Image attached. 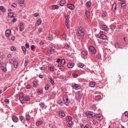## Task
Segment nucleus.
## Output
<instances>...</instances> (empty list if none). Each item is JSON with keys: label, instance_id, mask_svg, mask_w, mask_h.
Listing matches in <instances>:
<instances>
[{"label": "nucleus", "instance_id": "obj_1", "mask_svg": "<svg viewBox=\"0 0 128 128\" xmlns=\"http://www.w3.org/2000/svg\"><path fill=\"white\" fill-rule=\"evenodd\" d=\"M84 30L82 27L80 26L78 28L77 32L76 33V34L78 36H84Z\"/></svg>", "mask_w": 128, "mask_h": 128}, {"label": "nucleus", "instance_id": "obj_2", "mask_svg": "<svg viewBox=\"0 0 128 128\" xmlns=\"http://www.w3.org/2000/svg\"><path fill=\"white\" fill-rule=\"evenodd\" d=\"M82 98V91L80 90L76 92V94H75L76 100H81Z\"/></svg>", "mask_w": 128, "mask_h": 128}, {"label": "nucleus", "instance_id": "obj_3", "mask_svg": "<svg viewBox=\"0 0 128 128\" xmlns=\"http://www.w3.org/2000/svg\"><path fill=\"white\" fill-rule=\"evenodd\" d=\"M98 38L100 40H106L108 36H106V35L104 34V32L100 31L99 34H98Z\"/></svg>", "mask_w": 128, "mask_h": 128}, {"label": "nucleus", "instance_id": "obj_4", "mask_svg": "<svg viewBox=\"0 0 128 128\" xmlns=\"http://www.w3.org/2000/svg\"><path fill=\"white\" fill-rule=\"evenodd\" d=\"M63 100L64 102V104L68 106L70 104V100H68V96L66 95H64L62 97Z\"/></svg>", "mask_w": 128, "mask_h": 128}, {"label": "nucleus", "instance_id": "obj_5", "mask_svg": "<svg viewBox=\"0 0 128 128\" xmlns=\"http://www.w3.org/2000/svg\"><path fill=\"white\" fill-rule=\"evenodd\" d=\"M64 18H65V25L66 26V27L67 28H70V24H68V22H70V20H68L69 18V16L68 15L67 16H64Z\"/></svg>", "mask_w": 128, "mask_h": 128}, {"label": "nucleus", "instance_id": "obj_6", "mask_svg": "<svg viewBox=\"0 0 128 128\" xmlns=\"http://www.w3.org/2000/svg\"><path fill=\"white\" fill-rule=\"evenodd\" d=\"M72 88H73L74 90H80V86L76 83H72Z\"/></svg>", "mask_w": 128, "mask_h": 128}, {"label": "nucleus", "instance_id": "obj_7", "mask_svg": "<svg viewBox=\"0 0 128 128\" xmlns=\"http://www.w3.org/2000/svg\"><path fill=\"white\" fill-rule=\"evenodd\" d=\"M88 54V52L86 50H84L81 52V56L82 58H85Z\"/></svg>", "mask_w": 128, "mask_h": 128}, {"label": "nucleus", "instance_id": "obj_8", "mask_svg": "<svg viewBox=\"0 0 128 128\" xmlns=\"http://www.w3.org/2000/svg\"><path fill=\"white\" fill-rule=\"evenodd\" d=\"M88 50H90V52H91L93 54H96V49L94 48V47L92 46H90L88 47Z\"/></svg>", "mask_w": 128, "mask_h": 128}, {"label": "nucleus", "instance_id": "obj_9", "mask_svg": "<svg viewBox=\"0 0 128 128\" xmlns=\"http://www.w3.org/2000/svg\"><path fill=\"white\" fill-rule=\"evenodd\" d=\"M87 116L90 118H94V116H96V113H94L92 112L89 111L88 112Z\"/></svg>", "mask_w": 128, "mask_h": 128}, {"label": "nucleus", "instance_id": "obj_10", "mask_svg": "<svg viewBox=\"0 0 128 128\" xmlns=\"http://www.w3.org/2000/svg\"><path fill=\"white\" fill-rule=\"evenodd\" d=\"M60 38L63 42H66V35L63 34L62 36H60Z\"/></svg>", "mask_w": 128, "mask_h": 128}, {"label": "nucleus", "instance_id": "obj_11", "mask_svg": "<svg viewBox=\"0 0 128 128\" xmlns=\"http://www.w3.org/2000/svg\"><path fill=\"white\" fill-rule=\"evenodd\" d=\"M19 100L21 104H24V94H20Z\"/></svg>", "mask_w": 128, "mask_h": 128}, {"label": "nucleus", "instance_id": "obj_12", "mask_svg": "<svg viewBox=\"0 0 128 128\" xmlns=\"http://www.w3.org/2000/svg\"><path fill=\"white\" fill-rule=\"evenodd\" d=\"M18 4L22 8H24L26 5L24 4V0H19Z\"/></svg>", "mask_w": 128, "mask_h": 128}, {"label": "nucleus", "instance_id": "obj_13", "mask_svg": "<svg viewBox=\"0 0 128 128\" xmlns=\"http://www.w3.org/2000/svg\"><path fill=\"white\" fill-rule=\"evenodd\" d=\"M67 8H68L69 10H74V5L70 4H67Z\"/></svg>", "mask_w": 128, "mask_h": 128}, {"label": "nucleus", "instance_id": "obj_14", "mask_svg": "<svg viewBox=\"0 0 128 128\" xmlns=\"http://www.w3.org/2000/svg\"><path fill=\"white\" fill-rule=\"evenodd\" d=\"M10 32H12V30L10 29L6 30L5 32L6 36L8 38L10 36Z\"/></svg>", "mask_w": 128, "mask_h": 128}, {"label": "nucleus", "instance_id": "obj_15", "mask_svg": "<svg viewBox=\"0 0 128 128\" xmlns=\"http://www.w3.org/2000/svg\"><path fill=\"white\" fill-rule=\"evenodd\" d=\"M112 12H116V3L113 4L112 6Z\"/></svg>", "mask_w": 128, "mask_h": 128}, {"label": "nucleus", "instance_id": "obj_16", "mask_svg": "<svg viewBox=\"0 0 128 128\" xmlns=\"http://www.w3.org/2000/svg\"><path fill=\"white\" fill-rule=\"evenodd\" d=\"M24 25L22 23H20V28L19 30L20 32H22L24 30Z\"/></svg>", "mask_w": 128, "mask_h": 128}, {"label": "nucleus", "instance_id": "obj_17", "mask_svg": "<svg viewBox=\"0 0 128 128\" xmlns=\"http://www.w3.org/2000/svg\"><path fill=\"white\" fill-rule=\"evenodd\" d=\"M8 16H10V18H16V15L12 12H10L8 13Z\"/></svg>", "mask_w": 128, "mask_h": 128}, {"label": "nucleus", "instance_id": "obj_18", "mask_svg": "<svg viewBox=\"0 0 128 128\" xmlns=\"http://www.w3.org/2000/svg\"><path fill=\"white\" fill-rule=\"evenodd\" d=\"M13 66L14 68H16L18 66V62L16 60L13 62Z\"/></svg>", "mask_w": 128, "mask_h": 128}, {"label": "nucleus", "instance_id": "obj_19", "mask_svg": "<svg viewBox=\"0 0 128 128\" xmlns=\"http://www.w3.org/2000/svg\"><path fill=\"white\" fill-rule=\"evenodd\" d=\"M59 116H61L62 118H64L66 116V114H64V112L62 110H60L58 112Z\"/></svg>", "mask_w": 128, "mask_h": 128}, {"label": "nucleus", "instance_id": "obj_20", "mask_svg": "<svg viewBox=\"0 0 128 128\" xmlns=\"http://www.w3.org/2000/svg\"><path fill=\"white\" fill-rule=\"evenodd\" d=\"M67 66L68 68H74V63H68L67 64Z\"/></svg>", "mask_w": 128, "mask_h": 128}, {"label": "nucleus", "instance_id": "obj_21", "mask_svg": "<svg viewBox=\"0 0 128 128\" xmlns=\"http://www.w3.org/2000/svg\"><path fill=\"white\" fill-rule=\"evenodd\" d=\"M12 120H13L14 122H18V116H14L12 117Z\"/></svg>", "mask_w": 128, "mask_h": 128}, {"label": "nucleus", "instance_id": "obj_22", "mask_svg": "<svg viewBox=\"0 0 128 128\" xmlns=\"http://www.w3.org/2000/svg\"><path fill=\"white\" fill-rule=\"evenodd\" d=\"M48 66H49V68H50V70H51V72L54 71V65L50 64H49Z\"/></svg>", "mask_w": 128, "mask_h": 128}, {"label": "nucleus", "instance_id": "obj_23", "mask_svg": "<svg viewBox=\"0 0 128 128\" xmlns=\"http://www.w3.org/2000/svg\"><path fill=\"white\" fill-rule=\"evenodd\" d=\"M50 49L49 50L51 52H54V46L50 45Z\"/></svg>", "mask_w": 128, "mask_h": 128}, {"label": "nucleus", "instance_id": "obj_24", "mask_svg": "<svg viewBox=\"0 0 128 128\" xmlns=\"http://www.w3.org/2000/svg\"><path fill=\"white\" fill-rule=\"evenodd\" d=\"M66 122H72V118L70 116H67L66 118Z\"/></svg>", "mask_w": 128, "mask_h": 128}, {"label": "nucleus", "instance_id": "obj_25", "mask_svg": "<svg viewBox=\"0 0 128 128\" xmlns=\"http://www.w3.org/2000/svg\"><path fill=\"white\" fill-rule=\"evenodd\" d=\"M60 8V7L58 6V5H52V10H58Z\"/></svg>", "mask_w": 128, "mask_h": 128}, {"label": "nucleus", "instance_id": "obj_26", "mask_svg": "<svg viewBox=\"0 0 128 128\" xmlns=\"http://www.w3.org/2000/svg\"><path fill=\"white\" fill-rule=\"evenodd\" d=\"M0 10L2 12H6V8L4 7V6H0Z\"/></svg>", "mask_w": 128, "mask_h": 128}, {"label": "nucleus", "instance_id": "obj_27", "mask_svg": "<svg viewBox=\"0 0 128 128\" xmlns=\"http://www.w3.org/2000/svg\"><path fill=\"white\" fill-rule=\"evenodd\" d=\"M26 120H30V114L28 113L26 114Z\"/></svg>", "mask_w": 128, "mask_h": 128}, {"label": "nucleus", "instance_id": "obj_28", "mask_svg": "<svg viewBox=\"0 0 128 128\" xmlns=\"http://www.w3.org/2000/svg\"><path fill=\"white\" fill-rule=\"evenodd\" d=\"M66 4V0H61L60 1V6H64V4Z\"/></svg>", "mask_w": 128, "mask_h": 128}, {"label": "nucleus", "instance_id": "obj_29", "mask_svg": "<svg viewBox=\"0 0 128 128\" xmlns=\"http://www.w3.org/2000/svg\"><path fill=\"white\" fill-rule=\"evenodd\" d=\"M98 120H102V116L100 114H98L96 116Z\"/></svg>", "mask_w": 128, "mask_h": 128}, {"label": "nucleus", "instance_id": "obj_30", "mask_svg": "<svg viewBox=\"0 0 128 128\" xmlns=\"http://www.w3.org/2000/svg\"><path fill=\"white\" fill-rule=\"evenodd\" d=\"M49 82L52 84V86H54V81L52 78H49Z\"/></svg>", "mask_w": 128, "mask_h": 128}, {"label": "nucleus", "instance_id": "obj_31", "mask_svg": "<svg viewBox=\"0 0 128 128\" xmlns=\"http://www.w3.org/2000/svg\"><path fill=\"white\" fill-rule=\"evenodd\" d=\"M86 8H90V6H92V2L88 1L86 2Z\"/></svg>", "mask_w": 128, "mask_h": 128}, {"label": "nucleus", "instance_id": "obj_32", "mask_svg": "<svg viewBox=\"0 0 128 128\" xmlns=\"http://www.w3.org/2000/svg\"><path fill=\"white\" fill-rule=\"evenodd\" d=\"M102 28L104 32H108V26L106 25H102Z\"/></svg>", "mask_w": 128, "mask_h": 128}, {"label": "nucleus", "instance_id": "obj_33", "mask_svg": "<svg viewBox=\"0 0 128 128\" xmlns=\"http://www.w3.org/2000/svg\"><path fill=\"white\" fill-rule=\"evenodd\" d=\"M120 44L118 42H115L114 43V47L116 48H120Z\"/></svg>", "mask_w": 128, "mask_h": 128}, {"label": "nucleus", "instance_id": "obj_34", "mask_svg": "<svg viewBox=\"0 0 128 128\" xmlns=\"http://www.w3.org/2000/svg\"><path fill=\"white\" fill-rule=\"evenodd\" d=\"M96 86V83L94 82H91L89 84V86L90 88H94Z\"/></svg>", "mask_w": 128, "mask_h": 128}, {"label": "nucleus", "instance_id": "obj_35", "mask_svg": "<svg viewBox=\"0 0 128 128\" xmlns=\"http://www.w3.org/2000/svg\"><path fill=\"white\" fill-rule=\"evenodd\" d=\"M121 6L122 8H126V3H124V1H122L121 3Z\"/></svg>", "mask_w": 128, "mask_h": 128}, {"label": "nucleus", "instance_id": "obj_36", "mask_svg": "<svg viewBox=\"0 0 128 128\" xmlns=\"http://www.w3.org/2000/svg\"><path fill=\"white\" fill-rule=\"evenodd\" d=\"M90 10H86V12H85V16L86 18H88V16H90Z\"/></svg>", "mask_w": 128, "mask_h": 128}, {"label": "nucleus", "instance_id": "obj_37", "mask_svg": "<svg viewBox=\"0 0 128 128\" xmlns=\"http://www.w3.org/2000/svg\"><path fill=\"white\" fill-rule=\"evenodd\" d=\"M36 24L37 26H40L42 24V20L38 19L36 21Z\"/></svg>", "mask_w": 128, "mask_h": 128}, {"label": "nucleus", "instance_id": "obj_38", "mask_svg": "<svg viewBox=\"0 0 128 128\" xmlns=\"http://www.w3.org/2000/svg\"><path fill=\"white\" fill-rule=\"evenodd\" d=\"M42 88H40L39 89H38V94H42Z\"/></svg>", "mask_w": 128, "mask_h": 128}, {"label": "nucleus", "instance_id": "obj_39", "mask_svg": "<svg viewBox=\"0 0 128 128\" xmlns=\"http://www.w3.org/2000/svg\"><path fill=\"white\" fill-rule=\"evenodd\" d=\"M58 104H60V106H62L64 104V103L62 100H59L58 101Z\"/></svg>", "mask_w": 128, "mask_h": 128}, {"label": "nucleus", "instance_id": "obj_40", "mask_svg": "<svg viewBox=\"0 0 128 128\" xmlns=\"http://www.w3.org/2000/svg\"><path fill=\"white\" fill-rule=\"evenodd\" d=\"M78 68H84V64H82V63H79L78 64Z\"/></svg>", "mask_w": 128, "mask_h": 128}, {"label": "nucleus", "instance_id": "obj_41", "mask_svg": "<svg viewBox=\"0 0 128 128\" xmlns=\"http://www.w3.org/2000/svg\"><path fill=\"white\" fill-rule=\"evenodd\" d=\"M42 124V121H37L36 122V126H40V124Z\"/></svg>", "mask_w": 128, "mask_h": 128}, {"label": "nucleus", "instance_id": "obj_42", "mask_svg": "<svg viewBox=\"0 0 128 128\" xmlns=\"http://www.w3.org/2000/svg\"><path fill=\"white\" fill-rule=\"evenodd\" d=\"M22 50L23 52L26 54V47H24V46H22Z\"/></svg>", "mask_w": 128, "mask_h": 128}, {"label": "nucleus", "instance_id": "obj_43", "mask_svg": "<svg viewBox=\"0 0 128 128\" xmlns=\"http://www.w3.org/2000/svg\"><path fill=\"white\" fill-rule=\"evenodd\" d=\"M39 106H40V108H42V110H44V108L45 104H44V103H40Z\"/></svg>", "mask_w": 128, "mask_h": 128}, {"label": "nucleus", "instance_id": "obj_44", "mask_svg": "<svg viewBox=\"0 0 128 128\" xmlns=\"http://www.w3.org/2000/svg\"><path fill=\"white\" fill-rule=\"evenodd\" d=\"M72 121H68V128H70V126H72Z\"/></svg>", "mask_w": 128, "mask_h": 128}, {"label": "nucleus", "instance_id": "obj_45", "mask_svg": "<svg viewBox=\"0 0 128 128\" xmlns=\"http://www.w3.org/2000/svg\"><path fill=\"white\" fill-rule=\"evenodd\" d=\"M54 33L55 36H58V34H60V30H54Z\"/></svg>", "mask_w": 128, "mask_h": 128}, {"label": "nucleus", "instance_id": "obj_46", "mask_svg": "<svg viewBox=\"0 0 128 128\" xmlns=\"http://www.w3.org/2000/svg\"><path fill=\"white\" fill-rule=\"evenodd\" d=\"M2 72H6L8 70L6 69V67L3 66V68L2 69Z\"/></svg>", "mask_w": 128, "mask_h": 128}, {"label": "nucleus", "instance_id": "obj_47", "mask_svg": "<svg viewBox=\"0 0 128 128\" xmlns=\"http://www.w3.org/2000/svg\"><path fill=\"white\" fill-rule=\"evenodd\" d=\"M61 64H66V60L64 59H62L60 62Z\"/></svg>", "mask_w": 128, "mask_h": 128}, {"label": "nucleus", "instance_id": "obj_48", "mask_svg": "<svg viewBox=\"0 0 128 128\" xmlns=\"http://www.w3.org/2000/svg\"><path fill=\"white\" fill-rule=\"evenodd\" d=\"M28 64V60H24V66H26Z\"/></svg>", "mask_w": 128, "mask_h": 128}, {"label": "nucleus", "instance_id": "obj_49", "mask_svg": "<svg viewBox=\"0 0 128 128\" xmlns=\"http://www.w3.org/2000/svg\"><path fill=\"white\" fill-rule=\"evenodd\" d=\"M96 98L97 100H100L102 98V96L98 95L96 96Z\"/></svg>", "mask_w": 128, "mask_h": 128}, {"label": "nucleus", "instance_id": "obj_50", "mask_svg": "<svg viewBox=\"0 0 128 128\" xmlns=\"http://www.w3.org/2000/svg\"><path fill=\"white\" fill-rule=\"evenodd\" d=\"M64 48H65V50H68V48H70V46H68V44H65L64 46Z\"/></svg>", "mask_w": 128, "mask_h": 128}, {"label": "nucleus", "instance_id": "obj_51", "mask_svg": "<svg viewBox=\"0 0 128 128\" xmlns=\"http://www.w3.org/2000/svg\"><path fill=\"white\" fill-rule=\"evenodd\" d=\"M45 90H48V88H50V84H47L46 86H45Z\"/></svg>", "mask_w": 128, "mask_h": 128}, {"label": "nucleus", "instance_id": "obj_52", "mask_svg": "<svg viewBox=\"0 0 128 128\" xmlns=\"http://www.w3.org/2000/svg\"><path fill=\"white\" fill-rule=\"evenodd\" d=\"M110 29L112 30H116V26H114L110 25Z\"/></svg>", "mask_w": 128, "mask_h": 128}, {"label": "nucleus", "instance_id": "obj_53", "mask_svg": "<svg viewBox=\"0 0 128 128\" xmlns=\"http://www.w3.org/2000/svg\"><path fill=\"white\" fill-rule=\"evenodd\" d=\"M16 6H17V4H16V2H13V3H12V5H11V6H12V8H16Z\"/></svg>", "mask_w": 128, "mask_h": 128}, {"label": "nucleus", "instance_id": "obj_54", "mask_svg": "<svg viewBox=\"0 0 128 128\" xmlns=\"http://www.w3.org/2000/svg\"><path fill=\"white\" fill-rule=\"evenodd\" d=\"M16 50V48L14 46H11L10 48V50H12V52H14Z\"/></svg>", "mask_w": 128, "mask_h": 128}, {"label": "nucleus", "instance_id": "obj_55", "mask_svg": "<svg viewBox=\"0 0 128 128\" xmlns=\"http://www.w3.org/2000/svg\"><path fill=\"white\" fill-rule=\"evenodd\" d=\"M107 14H108L106 13V12H102V16L103 18H106V16Z\"/></svg>", "mask_w": 128, "mask_h": 128}, {"label": "nucleus", "instance_id": "obj_56", "mask_svg": "<svg viewBox=\"0 0 128 128\" xmlns=\"http://www.w3.org/2000/svg\"><path fill=\"white\" fill-rule=\"evenodd\" d=\"M72 78H76L78 76L77 74H74V73H73V74H72Z\"/></svg>", "mask_w": 128, "mask_h": 128}, {"label": "nucleus", "instance_id": "obj_57", "mask_svg": "<svg viewBox=\"0 0 128 128\" xmlns=\"http://www.w3.org/2000/svg\"><path fill=\"white\" fill-rule=\"evenodd\" d=\"M54 40V36L52 35H50L49 36V40Z\"/></svg>", "mask_w": 128, "mask_h": 128}, {"label": "nucleus", "instance_id": "obj_58", "mask_svg": "<svg viewBox=\"0 0 128 128\" xmlns=\"http://www.w3.org/2000/svg\"><path fill=\"white\" fill-rule=\"evenodd\" d=\"M97 58H98L99 60L100 59V58H102V55H100V54L98 53L97 54Z\"/></svg>", "mask_w": 128, "mask_h": 128}, {"label": "nucleus", "instance_id": "obj_59", "mask_svg": "<svg viewBox=\"0 0 128 128\" xmlns=\"http://www.w3.org/2000/svg\"><path fill=\"white\" fill-rule=\"evenodd\" d=\"M4 102L6 104H10V100H8V99L5 100Z\"/></svg>", "mask_w": 128, "mask_h": 128}, {"label": "nucleus", "instance_id": "obj_60", "mask_svg": "<svg viewBox=\"0 0 128 128\" xmlns=\"http://www.w3.org/2000/svg\"><path fill=\"white\" fill-rule=\"evenodd\" d=\"M40 70H46V68L44 66L40 67Z\"/></svg>", "mask_w": 128, "mask_h": 128}, {"label": "nucleus", "instance_id": "obj_61", "mask_svg": "<svg viewBox=\"0 0 128 128\" xmlns=\"http://www.w3.org/2000/svg\"><path fill=\"white\" fill-rule=\"evenodd\" d=\"M33 88H36V82H34L33 83Z\"/></svg>", "mask_w": 128, "mask_h": 128}, {"label": "nucleus", "instance_id": "obj_62", "mask_svg": "<svg viewBox=\"0 0 128 128\" xmlns=\"http://www.w3.org/2000/svg\"><path fill=\"white\" fill-rule=\"evenodd\" d=\"M26 90H30V85L28 84V85H27L26 86Z\"/></svg>", "mask_w": 128, "mask_h": 128}, {"label": "nucleus", "instance_id": "obj_63", "mask_svg": "<svg viewBox=\"0 0 128 128\" xmlns=\"http://www.w3.org/2000/svg\"><path fill=\"white\" fill-rule=\"evenodd\" d=\"M20 120L21 122H22L24 120V116H20Z\"/></svg>", "mask_w": 128, "mask_h": 128}, {"label": "nucleus", "instance_id": "obj_64", "mask_svg": "<svg viewBox=\"0 0 128 128\" xmlns=\"http://www.w3.org/2000/svg\"><path fill=\"white\" fill-rule=\"evenodd\" d=\"M124 115L126 116L127 118H128V111H126L124 112Z\"/></svg>", "mask_w": 128, "mask_h": 128}]
</instances>
